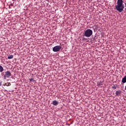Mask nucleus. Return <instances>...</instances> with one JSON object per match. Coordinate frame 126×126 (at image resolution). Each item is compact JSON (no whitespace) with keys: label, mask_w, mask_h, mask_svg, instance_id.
Wrapping results in <instances>:
<instances>
[{"label":"nucleus","mask_w":126,"mask_h":126,"mask_svg":"<svg viewBox=\"0 0 126 126\" xmlns=\"http://www.w3.org/2000/svg\"><path fill=\"white\" fill-rule=\"evenodd\" d=\"M124 1L123 0H118L117 5L115 6L116 9L119 11V12H122L124 11L125 8V5L123 4Z\"/></svg>","instance_id":"nucleus-1"},{"label":"nucleus","mask_w":126,"mask_h":126,"mask_svg":"<svg viewBox=\"0 0 126 126\" xmlns=\"http://www.w3.org/2000/svg\"><path fill=\"white\" fill-rule=\"evenodd\" d=\"M93 34V31L90 29H88L84 32V36L89 37Z\"/></svg>","instance_id":"nucleus-2"},{"label":"nucleus","mask_w":126,"mask_h":126,"mask_svg":"<svg viewBox=\"0 0 126 126\" xmlns=\"http://www.w3.org/2000/svg\"><path fill=\"white\" fill-rule=\"evenodd\" d=\"M4 79H6V78H9L11 76V73L9 71H7L5 72L4 75Z\"/></svg>","instance_id":"nucleus-3"},{"label":"nucleus","mask_w":126,"mask_h":126,"mask_svg":"<svg viewBox=\"0 0 126 126\" xmlns=\"http://www.w3.org/2000/svg\"><path fill=\"white\" fill-rule=\"evenodd\" d=\"M62 49V46L61 45H57L53 47V51L55 52H60Z\"/></svg>","instance_id":"nucleus-4"},{"label":"nucleus","mask_w":126,"mask_h":126,"mask_svg":"<svg viewBox=\"0 0 126 126\" xmlns=\"http://www.w3.org/2000/svg\"><path fill=\"white\" fill-rule=\"evenodd\" d=\"M51 104H52L53 106H58V105H59V101L57 100H53Z\"/></svg>","instance_id":"nucleus-5"},{"label":"nucleus","mask_w":126,"mask_h":126,"mask_svg":"<svg viewBox=\"0 0 126 126\" xmlns=\"http://www.w3.org/2000/svg\"><path fill=\"white\" fill-rule=\"evenodd\" d=\"M122 83H126V76H125L124 78H123L122 80Z\"/></svg>","instance_id":"nucleus-6"},{"label":"nucleus","mask_w":126,"mask_h":126,"mask_svg":"<svg viewBox=\"0 0 126 126\" xmlns=\"http://www.w3.org/2000/svg\"><path fill=\"white\" fill-rule=\"evenodd\" d=\"M122 93V92L121 91H117L116 92V95L117 96H119V95L121 94V93Z\"/></svg>","instance_id":"nucleus-7"},{"label":"nucleus","mask_w":126,"mask_h":126,"mask_svg":"<svg viewBox=\"0 0 126 126\" xmlns=\"http://www.w3.org/2000/svg\"><path fill=\"white\" fill-rule=\"evenodd\" d=\"M4 69H3V67L2 66L0 65V72H2Z\"/></svg>","instance_id":"nucleus-8"},{"label":"nucleus","mask_w":126,"mask_h":126,"mask_svg":"<svg viewBox=\"0 0 126 126\" xmlns=\"http://www.w3.org/2000/svg\"><path fill=\"white\" fill-rule=\"evenodd\" d=\"M8 60H11V59H13V55H9L8 56Z\"/></svg>","instance_id":"nucleus-9"},{"label":"nucleus","mask_w":126,"mask_h":126,"mask_svg":"<svg viewBox=\"0 0 126 126\" xmlns=\"http://www.w3.org/2000/svg\"><path fill=\"white\" fill-rule=\"evenodd\" d=\"M117 87H118V85H113L112 86V88L113 89H117Z\"/></svg>","instance_id":"nucleus-10"},{"label":"nucleus","mask_w":126,"mask_h":126,"mask_svg":"<svg viewBox=\"0 0 126 126\" xmlns=\"http://www.w3.org/2000/svg\"><path fill=\"white\" fill-rule=\"evenodd\" d=\"M5 85H6V86H10V85H11V84L10 83H5Z\"/></svg>","instance_id":"nucleus-11"},{"label":"nucleus","mask_w":126,"mask_h":126,"mask_svg":"<svg viewBox=\"0 0 126 126\" xmlns=\"http://www.w3.org/2000/svg\"><path fill=\"white\" fill-rule=\"evenodd\" d=\"M97 86H98V87L101 86V85H102V84L100 82H98L97 83Z\"/></svg>","instance_id":"nucleus-12"},{"label":"nucleus","mask_w":126,"mask_h":126,"mask_svg":"<svg viewBox=\"0 0 126 126\" xmlns=\"http://www.w3.org/2000/svg\"><path fill=\"white\" fill-rule=\"evenodd\" d=\"M30 81H31V82H33L34 81H35V80H33V78H31L29 79Z\"/></svg>","instance_id":"nucleus-13"},{"label":"nucleus","mask_w":126,"mask_h":126,"mask_svg":"<svg viewBox=\"0 0 126 126\" xmlns=\"http://www.w3.org/2000/svg\"><path fill=\"white\" fill-rule=\"evenodd\" d=\"M0 86H1V82H0Z\"/></svg>","instance_id":"nucleus-14"},{"label":"nucleus","mask_w":126,"mask_h":126,"mask_svg":"<svg viewBox=\"0 0 126 126\" xmlns=\"http://www.w3.org/2000/svg\"><path fill=\"white\" fill-rule=\"evenodd\" d=\"M84 40H86V39L85 38H84Z\"/></svg>","instance_id":"nucleus-15"}]
</instances>
